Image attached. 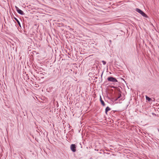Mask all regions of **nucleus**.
Segmentation results:
<instances>
[{
	"label": "nucleus",
	"mask_w": 159,
	"mask_h": 159,
	"mask_svg": "<svg viewBox=\"0 0 159 159\" xmlns=\"http://www.w3.org/2000/svg\"><path fill=\"white\" fill-rule=\"evenodd\" d=\"M135 11L137 12L140 14L142 16L145 17H147V16L141 10L139 9L136 8L135 9Z\"/></svg>",
	"instance_id": "f257e3e1"
},
{
	"label": "nucleus",
	"mask_w": 159,
	"mask_h": 159,
	"mask_svg": "<svg viewBox=\"0 0 159 159\" xmlns=\"http://www.w3.org/2000/svg\"><path fill=\"white\" fill-rule=\"evenodd\" d=\"M107 80L108 81L113 83L117 82L118 81L117 79L113 77L110 76L107 78Z\"/></svg>",
	"instance_id": "f03ea898"
},
{
	"label": "nucleus",
	"mask_w": 159,
	"mask_h": 159,
	"mask_svg": "<svg viewBox=\"0 0 159 159\" xmlns=\"http://www.w3.org/2000/svg\"><path fill=\"white\" fill-rule=\"evenodd\" d=\"M15 8L16 9V11L18 13L21 15H23L24 14V13L23 11H22L17 6H15Z\"/></svg>",
	"instance_id": "7ed1b4c3"
},
{
	"label": "nucleus",
	"mask_w": 159,
	"mask_h": 159,
	"mask_svg": "<svg viewBox=\"0 0 159 159\" xmlns=\"http://www.w3.org/2000/svg\"><path fill=\"white\" fill-rule=\"evenodd\" d=\"M76 146L75 144H72L70 145V149L73 152L76 151Z\"/></svg>",
	"instance_id": "20e7f679"
},
{
	"label": "nucleus",
	"mask_w": 159,
	"mask_h": 159,
	"mask_svg": "<svg viewBox=\"0 0 159 159\" xmlns=\"http://www.w3.org/2000/svg\"><path fill=\"white\" fill-rule=\"evenodd\" d=\"M100 102H101V103L102 105L103 106H105V103L103 101L102 99V98L101 96H100Z\"/></svg>",
	"instance_id": "39448f33"
},
{
	"label": "nucleus",
	"mask_w": 159,
	"mask_h": 159,
	"mask_svg": "<svg viewBox=\"0 0 159 159\" xmlns=\"http://www.w3.org/2000/svg\"><path fill=\"white\" fill-rule=\"evenodd\" d=\"M14 19L15 20H16V22H17L18 25H19V26L20 27H21V25H20V22H19V20L15 17H13Z\"/></svg>",
	"instance_id": "423d86ee"
},
{
	"label": "nucleus",
	"mask_w": 159,
	"mask_h": 159,
	"mask_svg": "<svg viewBox=\"0 0 159 159\" xmlns=\"http://www.w3.org/2000/svg\"><path fill=\"white\" fill-rule=\"evenodd\" d=\"M111 110V109L108 107H107L105 109V113L106 114H107V112L110 110Z\"/></svg>",
	"instance_id": "0eeeda50"
},
{
	"label": "nucleus",
	"mask_w": 159,
	"mask_h": 159,
	"mask_svg": "<svg viewBox=\"0 0 159 159\" xmlns=\"http://www.w3.org/2000/svg\"><path fill=\"white\" fill-rule=\"evenodd\" d=\"M146 100H148V102H150L152 100V99L150 98L147 96H146Z\"/></svg>",
	"instance_id": "6e6552de"
},
{
	"label": "nucleus",
	"mask_w": 159,
	"mask_h": 159,
	"mask_svg": "<svg viewBox=\"0 0 159 159\" xmlns=\"http://www.w3.org/2000/svg\"><path fill=\"white\" fill-rule=\"evenodd\" d=\"M121 94L120 93L119 94V96L116 98V99L115 100L116 101V100H117L119 98H120L121 97Z\"/></svg>",
	"instance_id": "1a4fd4ad"
},
{
	"label": "nucleus",
	"mask_w": 159,
	"mask_h": 159,
	"mask_svg": "<svg viewBox=\"0 0 159 159\" xmlns=\"http://www.w3.org/2000/svg\"><path fill=\"white\" fill-rule=\"evenodd\" d=\"M102 62L103 65H105L106 64V62L105 61H102Z\"/></svg>",
	"instance_id": "9d476101"
},
{
	"label": "nucleus",
	"mask_w": 159,
	"mask_h": 159,
	"mask_svg": "<svg viewBox=\"0 0 159 159\" xmlns=\"http://www.w3.org/2000/svg\"><path fill=\"white\" fill-rule=\"evenodd\" d=\"M109 41H110V43H111V40H110Z\"/></svg>",
	"instance_id": "9b49d317"
},
{
	"label": "nucleus",
	"mask_w": 159,
	"mask_h": 159,
	"mask_svg": "<svg viewBox=\"0 0 159 159\" xmlns=\"http://www.w3.org/2000/svg\"><path fill=\"white\" fill-rule=\"evenodd\" d=\"M102 74H103V73H102V74L101 76H102Z\"/></svg>",
	"instance_id": "f8f14e48"
},
{
	"label": "nucleus",
	"mask_w": 159,
	"mask_h": 159,
	"mask_svg": "<svg viewBox=\"0 0 159 159\" xmlns=\"http://www.w3.org/2000/svg\"><path fill=\"white\" fill-rule=\"evenodd\" d=\"M113 111V112L114 113V111Z\"/></svg>",
	"instance_id": "ddd939ff"
}]
</instances>
